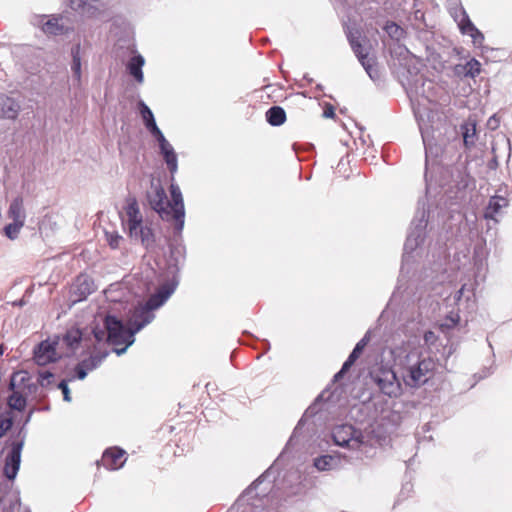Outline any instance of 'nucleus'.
<instances>
[{
    "mask_svg": "<svg viewBox=\"0 0 512 512\" xmlns=\"http://www.w3.org/2000/svg\"><path fill=\"white\" fill-rule=\"evenodd\" d=\"M178 284L179 281L174 276L162 283L144 304H139L129 311L127 325L131 328L130 338L155 319L154 311L164 305L175 292Z\"/></svg>",
    "mask_w": 512,
    "mask_h": 512,
    "instance_id": "obj_1",
    "label": "nucleus"
},
{
    "mask_svg": "<svg viewBox=\"0 0 512 512\" xmlns=\"http://www.w3.org/2000/svg\"><path fill=\"white\" fill-rule=\"evenodd\" d=\"M93 335L97 342L106 340L108 344L113 345L117 355H122L127 348L135 342V335L130 338L131 328L114 315H107L104 319V329L94 327Z\"/></svg>",
    "mask_w": 512,
    "mask_h": 512,
    "instance_id": "obj_2",
    "label": "nucleus"
},
{
    "mask_svg": "<svg viewBox=\"0 0 512 512\" xmlns=\"http://www.w3.org/2000/svg\"><path fill=\"white\" fill-rule=\"evenodd\" d=\"M434 369L435 362L431 358L411 351L403 361V380L409 387H420L432 377Z\"/></svg>",
    "mask_w": 512,
    "mask_h": 512,
    "instance_id": "obj_3",
    "label": "nucleus"
},
{
    "mask_svg": "<svg viewBox=\"0 0 512 512\" xmlns=\"http://www.w3.org/2000/svg\"><path fill=\"white\" fill-rule=\"evenodd\" d=\"M348 42L356 55L357 59L372 80L379 77L378 70L375 67L374 57L369 55L370 45L368 40L363 37L357 29L348 28L346 31Z\"/></svg>",
    "mask_w": 512,
    "mask_h": 512,
    "instance_id": "obj_4",
    "label": "nucleus"
},
{
    "mask_svg": "<svg viewBox=\"0 0 512 512\" xmlns=\"http://www.w3.org/2000/svg\"><path fill=\"white\" fill-rule=\"evenodd\" d=\"M401 83L410 99L420 96L427 99L429 102L434 100L432 90L435 87L433 81L420 74L416 66L407 68V75L403 76Z\"/></svg>",
    "mask_w": 512,
    "mask_h": 512,
    "instance_id": "obj_5",
    "label": "nucleus"
},
{
    "mask_svg": "<svg viewBox=\"0 0 512 512\" xmlns=\"http://www.w3.org/2000/svg\"><path fill=\"white\" fill-rule=\"evenodd\" d=\"M332 438L337 446L347 448L356 452H364L368 446V437L362 431L355 429L352 425H337L332 430Z\"/></svg>",
    "mask_w": 512,
    "mask_h": 512,
    "instance_id": "obj_6",
    "label": "nucleus"
},
{
    "mask_svg": "<svg viewBox=\"0 0 512 512\" xmlns=\"http://www.w3.org/2000/svg\"><path fill=\"white\" fill-rule=\"evenodd\" d=\"M428 223V212L425 207L418 208L412 220L411 228L404 243V260L412 253L425 239V231Z\"/></svg>",
    "mask_w": 512,
    "mask_h": 512,
    "instance_id": "obj_7",
    "label": "nucleus"
},
{
    "mask_svg": "<svg viewBox=\"0 0 512 512\" xmlns=\"http://www.w3.org/2000/svg\"><path fill=\"white\" fill-rule=\"evenodd\" d=\"M26 440V431L22 429L12 436L11 449L5 457L4 475L9 480H14L20 468L21 452Z\"/></svg>",
    "mask_w": 512,
    "mask_h": 512,
    "instance_id": "obj_8",
    "label": "nucleus"
},
{
    "mask_svg": "<svg viewBox=\"0 0 512 512\" xmlns=\"http://www.w3.org/2000/svg\"><path fill=\"white\" fill-rule=\"evenodd\" d=\"M146 199L151 209L157 212L162 220H170L171 211L169 207L171 202L167 200L166 192L159 180L151 179L150 188L146 192Z\"/></svg>",
    "mask_w": 512,
    "mask_h": 512,
    "instance_id": "obj_9",
    "label": "nucleus"
},
{
    "mask_svg": "<svg viewBox=\"0 0 512 512\" xmlns=\"http://www.w3.org/2000/svg\"><path fill=\"white\" fill-rule=\"evenodd\" d=\"M451 16L457 22L460 32L472 38V42L477 47H482L484 42L483 33L470 20L466 10L462 5L451 9Z\"/></svg>",
    "mask_w": 512,
    "mask_h": 512,
    "instance_id": "obj_10",
    "label": "nucleus"
},
{
    "mask_svg": "<svg viewBox=\"0 0 512 512\" xmlns=\"http://www.w3.org/2000/svg\"><path fill=\"white\" fill-rule=\"evenodd\" d=\"M371 378L383 394L389 397H397L400 394L401 384L392 369L380 368L371 373Z\"/></svg>",
    "mask_w": 512,
    "mask_h": 512,
    "instance_id": "obj_11",
    "label": "nucleus"
},
{
    "mask_svg": "<svg viewBox=\"0 0 512 512\" xmlns=\"http://www.w3.org/2000/svg\"><path fill=\"white\" fill-rule=\"evenodd\" d=\"M170 194L172 199L171 206L169 207L171 211L170 220L175 221L174 233L180 235L185 223V208L183 196L177 184L172 183L170 185Z\"/></svg>",
    "mask_w": 512,
    "mask_h": 512,
    "instance_id": "obj_12",
    "label": "nucleus"
},
{
    "mask_svg": "<svg viewBox=\"0 0 512 512\" xmlns=\"http://www.w3.org/2000/svg\"><path fill=\"white\" fill-rule=\"evenodd\" d=\"M57 344L56 341L50 342L49 340L40 342L33 352L35 363L39 366H44L58 360L61 356L56 351Z\"/></svg>",
    "mask_w": 512,
    "mask_h": 512,
    "instance_id": "obj_13",
    "label": "nucleus"
},
{
    "mask_svg": "<svg viewBox=\"0 0 512 512\" xmlns=\"http://www.w3.org/2000/svg\"><path fill=\"white\" fill-rule=\"evenodd\" d=\"M126 452L118 447L108 448L103 452L100 464L108 470H118L123 467Z\"/></svg>",
    "mask_w": 512,
    "mask_h": 512,
    "instance_id": "obj_14",
    "label": "nucleus"
},
{
    "mask_svg": "<svg viewBox=\"0 0 512 512\" xmlns=\"http://www.w3.org/2000/svg\"><path fill=\"white\" fill-rule=\"evenodd\" d=\"M32 377L25 370L16 371L11 375L9 389L12 391H20L32 393L36 390V384L31 382Z\"/></svg>",
    "mask_w": 512,
    "mask_h": 512,
    "instance_id": "obj_15",
    "label": "nucleus"
},
{
    "mask_svg": "<svg viewBox=\"0 0 512 512\" xmlns=\"http://www.w3.org/2000/svg\"><path fill=\"white\" fill-rule=\"evenodd\" d=\"M94 291L93 281L86 275H80L72 288V294L75 296L74 302L86 299Z\"/></svg>",
    "mask_w": 512,
    "mask_h": 512,
    "instance_id": "obj_16",
    "label": "nucleus"
},
{
    "mask_svg": "<svg viewBox=\"0 0 512 512\" xmlns=\"http://www.w3.org/2000/svg\"><path fill=\"white\" fill-rule=\"evenodd\" d=\"M20 112L19 103L6 95H0V119L14 120Z\"/></svg>",
    "mask_w": 512,
    "mask_h": 512,
    "instance_id": "obj_17",
    "label": "nucleus"
},
{
    "mask_svg": "<svg viewBox=\"0 0 512 512\" xmlns=\"http://www.w3.org/2000/svg\"><path fill=\"white\" fill-rule=\"evenodd\" d=\"M318 471H330L342 466V457L339 454H325L318 456L313 461Z\"/></svg>",
    "mask_w": 512,
    "mask_h": 512,
    "instance_id": "obj_18",
    "label": "nucleus"
},
{
    "mask_svg": "<svg viewBox=\"0 0 512 512\" xmlns=\"http://www.w3.org/2000/svg\"><path fill=\"white\" fill-rule=\"evenodd\" d=\"M509 204V200L501 195H493L490 197L488 205L484 211V218L490 220H496L503 208H506Z\"/></svg>",
    "mask_w": 512,
    "mask_h": 512,
    "instance_id": "obj_19",
    "label": "nucleus"
},
{
    "mask_svg": "<svg viewBox=\"0 0 512 512\" xmlns=\"http://www.w3.org/2000/svg\"><path fill=\"white\" fill-rule=\"evenodd\" d=\"M158 145H159L160 154L163 156L164 161L167 165V168L173 177L174 174L178 170L177 154H176L173 146L170 144V142L168 140H166Z\"/></svg>",
    "mask_w": 512,
    "mask_h": 512,
    "instance_id": "obj_20",
    "label": "nucleus"
},
{
    "mask_svg": "<svg viewBox=\"0 0 512 512\" xmlns=\"http://www.w3.org/2000/svg\"><path fill=\"white\" fill-rule=\"evenodd\" d=\"M127 226L129 234H135L136 226L143 222L138 203L135 199L130 201L126 206Z\"/></svg>",
    "mask_w": 512,
    "mask_h": 512,
    "instance_id": "obj_21",
    "label": "nucleus"
},
{
    "mask_svg": "<svg viewBox=\"0 0 512 512\" xmlns=\"http://www.w3.org/2000/svg\"><path fill=\"white\" fill-rule=\"evenodd\" d=\"M144 64V57L141 54H135L129 59L126 65L128 73L135 79V81L140 84L144 81V75L142 71Z\"/></svg>",
    "mask_w": 512,
    "mask_h": 512,
    "instance_id": "obj_22",
    "label": "nucleus"
},
{
    "mask_svg": "<svg viewBox=\"0 0 512 512\" xmlns=\"http://www.w3.org/2000/svg\"><path fill=\"white\" fill-rule=\"evenodd\" d=\"M371 339L370 331H367L365 335L356 343L354 349L344 362V370H349L352 365L356 362V360L360 357L363 350L367 346Z\"/></svg>",
    "mask_w": 512,
    "mask_h": 512,
    "instance_id": "obj_23",
    "label": "nucleus"
},
{
    "mask_svg": "<svg viewBox=\"0 0 512 512\" xmlns=\"http://www.w3.org/2000/svg\"><path fill=\"white\" fill-rule=\"evenodd\" d=\"M71 9L82 15L93 16L98 10L97 0H70Z\"/></svg>",
    "mask_w": 512,
    "mask_h": 512,
    "instance_id": "obj_24",
    "label": "nucleus"
},
{
    "mask_svg": "<svg viewBox=\"0 0 512 512\" xmlns=\"http://www.w3.org/2000/svg\"><path fill=\"white\" fill-rule=\"evenodd\" d=\"M20 499L17 493L8 491L0 497V510L2 512H18Z\"/></svg>",
    "mask_w": 512,
    "mask_h": 512,
    "instance_id": "obj_25",
    "label": "nucleus"
},
{
    "mask_svg": "<svg viewBox=\"0 0 512 512\" xmlns=\"http://www.w3.org/2000/svg\"><path fill=\"white\" fill-rule=\"evenodd\" d=\"M136 233L129 234L131 238L140 240L141 243L146 247L150 248L153 246L155 239L152 229L148 226H144L142 223L136 226Z\"/></svg>",
    "mask_w": 512,
    "mask_h": 512,
    "instance_id": "obj_26",
    "label": "nucleus"
},
{
    "mask_svg": "<svg viewBox=\"0 0 512 512\" xmlns=\"http://www.w3.org/2000/svg\"><path fill=\"white\" fill-rule=\"evenodd\" d=\"M7 214L14 222H21L22 224L25 223L26 215L23 206V199L21 197H16L11 201Z\"/></svg>",
    "mask_w": 512,
    "mask_h": 512,
    "instance_id": "obj_27",
    "label": "nucleus"
},
{
    "mask_svg": "<svg viewBox=\"0 0 512 512\" xmlns=\"http://www.w3.org/2000/svg\"><path fill=\"white\" fill-rule=\"evenodd\" d=\"M82 340V332L79 328H70L62 337V344L67 346L72 352L77 349Z\"/></svg>",
    "mask_w": 512,
    "mask_h": 512,
    "instance_id": "obj_28",
    "label": "nucleus"
},
{
    "mask_svg": "<svg viewBox=\"0 0 512 512\" xmlns=\"http://www.w3.org/2000/svg\"><path fill=\"white\" fill-rule=\"evenodd\" d=\"M268 472L262 474L260 477H258L241 495L238 502H244L252 500L254 497H260L261 494L263 496L266 495V491L263 490L261 493L257 492L258 487L263 483L264 478L266 477Z\"/></svg>",
    "mask_w": 512,
    "mask_h": 512,
    "instance_id": "obj_29",
    "label": "nucleus"
},
{
    "mask_svg": "<svg viewBox=\"0 0 512 512\" xmlns=\"http://www.w3.org/2000/svg\"><path fill=\"white\" fill-rule=\"evenodd\" d=\"M266 120L271 126H280L286 120V112L280 106H272L266 112Z\"/></svg>",
    "mask_w": 512,
    "mask_h": 512,
    "instance_id": "obj_30",
    "label": "nucleus"
},
{
    "mask_svg": "<svg viewBox=\"0 0 512 512\" xmlns=\"http://www.w3.org/2000/svg\"><path fill=\"white\" fill-rule=\"evenodd\" d=\"M72 55V64L71 71L73 74L74 81L77 82V85L81 83V57H80V45L77 44L71 49Z\"/></svg>",
    "mask_w": 512,
    "mask_h": 512,
    "instance_id": "obj_31",
    "label": "nucleus"
},
{
    "mask_svg": "<svg viewBox=\"0 0 512 512\" xmlns=\"http://www.w3.org/2000/svg\"><path fill=\"white\" fill-rule=\"evenodd\" d=\"M463 136L464 145L470 148L474 145L476 139V124L474 122H466L460 126Z\"/></svg>",
    "mask_w": 512,
    "mask_h": 512,
    "instance_id": "obj_32",
    "label": "nucleus"
},
{
    "mask_svg": "<svg viewBox=\"0 0 512 512\" xmlns=\"http://www.w3.org/2000/svg\"><path fill=\"white\" fill-rule=\"evenodd\" d=\"M455 71L458 74L464 72L466 76L474 78L475 76L480 74L481 64L478 60L472 58L471 60L467 61L465 65L456 66Z\"/></svg>",
    "mask_w": 512,
    "mask_h": 512,
    "instance_id": "obj_33",
    "label": "nucleus"
},
{
    "mask_svg": "<svg viewBox=\"0 0 512 512\" xmlns=\"http://www.w3.org/2000/svg\"><path fill=\"white\" fill-rule=\"evenodd\" d=\"M108 351H102L92 354L90 357L82 360V366H85L86 369L89 371H92L96 369L100 364L103 362V360L108 356Z\"/></svg>",
    "mask_w": 512,
    "mask_h": 512,
    "instance_id": "obj_34",
    "label": "nucleus"
},
{
    "mask_svg": "<svg viewBox=\"0 0 512 512\" xmlns=\"http://www.w3.org/2000/svg\"><path fill=\"white\" fill-rule=\"evenodd\" d=\"M8 406L17 411H23L26 407V398L23 396V392L13 391L8 397Z\"/></svg>",
    "mask_w": 512,
    "mask_h": 512,
    "instance_id": "obj_35",
    "label": "nucleus"
},
{
    "mask_svg": "<svg viewBox=\"0 0 512 512\" xmlns=\"http://www.w3.org/2000/svg\"><path fill=\"white\" fill-rule=\"evenodd\" d=\"M388 36L395 41H400L405 36V30L393 21L386 22L383 27Z\"/></svg>",
    "mask_w": 512,
    "mask_h": 512,
    "instance_id": "obj_36",
    "label": "nucleus"
},
{
    "mask_svg": "<svg viewBox=\"0 0 512 512\" xmlns=\"http://www.w3.org/2000/svg\"><path fill=\"white\" fill-rule=\"evenodd\" d=\"M138 105L145 127L148 128L155 124V117L151 109L142 100L139 101Z\"/></svg>",
    "mask_w": 512,
    "mask_h": 512,
    "instance_id": "obj_37",
    "label": "nucleus"
},
{
    "mask_svg": "<svg viewBox=\"0 0 512 512\" xmlns=\"http://www.w3.org/2000/svg\"><path fill=\"white\" fill-rule=\"evenodd\" d=\"M42 30L47 34L58 35L63 32L64 28L59 24L57 18H52L42 24Z\"/></svg>",
    "mask_w": 512,
    "mask_h": 512,
    "instance_id": "obj_38",
    "label": "nucleus"
},
{
    "mask_svg": "<svg viewBox=\"0 0 512 512\" xmlns=\"http://www.w3.org/2000/svg\"><path fill=\"white\" fill-rule=\"evenodd\" d=\"M24 226L21 222H12L4 227V234L7 238L14 240L18 237L21 228Z\"/></svg>",
    "mask_w": 512,
    "mask_h": 512,
    "instance_id": "obj_39",
    "label": "nucleus"
},
{
    "mask_svg": "<svg viewBox=\"0 0 512 512\" xmlns=\"http://www.w3.org/2000/svg\"><path fill=\"white\" fill-rule=\"evenodd\" d=\"M423 144L425 147V157H426V164L428 163V158L431 154H433L434 147L431 143V140L429 139L428 132L425 130L422 125H419Z\"/></svg>",
    "mask_w": 512,
    "mask_h": 512,
    "instance_id": "obj_40",
    "label": "nucleus"
},
{
    "mask_svg": "<svg viewBox=\"0 0 512 512\" xmlns=\"http://www.w3.org/2000/svg\"><path fill=\"white\" fill-rule=\"evenodd\" d=\"M13 419L10 415L0 416V438L12 428Z\"/></svg>",
    "mask_w": 512,
    "mask_h": 512,
    "instance_id": "obj_41",
    "label": "nucleus"
},
{
    "mask_svg": "<svg viewBox=\"0 0 512 512\" xmlns=\"http://www.w3.org/2000/svg\"><path fill=\"white\" fill-rule=\"evenodd\" d=\"M106 239H107L109 246L112 249L119 248L120 243L123 240L122 236H120L118 233H108V232H106Z\"/></svg>",
    "mask_w": 512,
    "mask_h": 512,
    "instance_id": "obj_42",
    "label": "nucleus"
},
{
    "mask_svg": "<svg viewBox=\"0 0 512 512\" xmlns=\"http://www.w3.org/2000/svg\"><path fill=\"white\" fill-rule=\"evenodd\" d=\"M147 130L151 133V135L157 140L158 144L166 141L167 139L165 138L164 134L162 133V131L159 129V127L157 126V124H153L152 126L148 127Z\"/></svg>",
    "mask_w": 512,
    "mask_h": 512,
    "instance_id": "obj_43",
    "label": "nucleus"
},
{
    "mask_svg": "<svg viewBox=\"0 0 512 512\" xmlns=\"http://www.w3.org/2000/svg\"><path fill=\"white\" fill-rule=\"evenodd\" d=\"M147 130L151 133V135L157 140L158 144L166 141L167 139L165 138L164 134L162 133V131L159 129V127L157 126V124H153L152 126L148 127Z\"/></svg>",
    "mask_w": 512,
    "mask_h": 512,
    "instance_id": "obj_44",
    "label": "nucleus"
},
{
    "mask_svg": "<svg viewBox=\"0 0 512 512\" xmlns=\"http://www.w3.org/2000/svg\"><path fill=\"white\" fill-rule=\"evenodd\" d=\"M53 378V373L49 371H42L39 372L38 382L42 387H46L51 384Z\"/></svg>",
    "mask_w": 512,
    "mask_h": 512,
    "instance_id": "obj_45",
    "label": "nucleus"
},
{
    "mask_svg": "<svg viewBox=\"0 0 512 512\" xmlns=\"http://www.w3.org/2000/svg\"><path fill=\"white\" fill-rule=\"evenodd\" d=\"M58 388L61 389L62 393H63V399L64 401L66 402H70L71 401V396H70V389L68 387V384H67V381L66 380H62L59 384H58Z\"/></svg>",
    "mask_w": 512,
    "mask_h": 512,
    "instance_id": "obj_46",
    "label": "nucleus"
},
{
    "mask_svg": "<svg viewBox=\"0 0 512 512\" xmlns=\"http://www.w3.org/2000/svg\"><path fill=\"white\" fill-rule=\"evenodd\" d=\"M76 376L79 380L86 378L89 370L85 366H82V362L78 363L75 367Z\"/></svg>",
    "mask_w": 512,
    "mask_h": 512,
    "instance_id": "obj_47",
    "label": "nucleus"
},
{
    "mask_svg": "<svg viewBox=\"0 0 512 512\" xmlns=\"http://www.w3.org/2000/svg\"><path fill=\"white\" fill-rule=\"evenodd\" d=\"M323 116L325 118H333L335 116L334 107L330 104H327L324 108Z\"/></svg>",
    "mask_w": 512,
    "mask_h": 512,
    "instance_id": "obj_48",
    "label": "nucleus"
},
{
    "mask_svg": "<svg viewBox=\"0 0 512 512\" xmlns=\"http://www.w3.org/2000/svg\"><path fill=\"white\" fill-rule=\"evenodd\" d=\"M33 413H34V409H31V410L29 411V413L27 414V416H26V418H25V420H24V422H23L22 426L19 428V430H18V431H21L22 429H24V430L27 432V430H26V426H27V424L30 422V420H31V418H32Z\"/></svg>",
    "mask_w": 512,
    "mask_h": 512,
    "instance_id": "obj_49",
    "label": "nucleus"
},
{
    "mask_svg": "<svg viewBox=\"0 0 512 512\" xmlns=\"http://www.w3.org/2000/svg\"><path fill=\"white\" fill-rule=\"evenodd\" d=\"M302 423H303V419H301V420L298 422V424H297V426L295 427V429H294V431H293V434H292V436L290 437V439H289V441H288L287 445H290V444L293 442V440L296 438V435H297L298 431L300 430V427H301Z\"/></svg>",
    "mask_w": 512,
    "mask_h": 512,
    "instance_id": "obj_50",
    "label": "nucleus"
},
{
    "mask_svg": "<svg viewBox=\"0 0 512 512\" xmlns=\"http://www.w3.org/2000/svg\"><path fill=\"white\" fill-rule=\"evenodd\" d=\"M447 321H449V322H450L449 324H448V323L446 324L448 327H453V326H455V325L458 323V321H459V316H458V314H455V315H451V316H449V317L447 318Z\"/></svg>",
    "mask_w": 512,
    "mask_h": 512,
    "instance_id": "obj_51",
    "label": "nucleus"
},
{
    "mask_svg": "<svg viewBox=\"0 0 512 512\" xmlns=\"http://www.w3.org/2000/svg\"><path fill=\"white\" fill-rule=\"evenodd\" d=\"M348 370H344V364L341 369L334 375V381H338Z\"/></svg>",
    "mask_w": 512,
    "mask_h": 512,
    "instance_id": "obj_52",
    "label": "nucleus"
},
{
    "mask_svg": "<svg viewBox=\"0 0 512 512\" xmlns=\"http://www.w3.org/2000/svg\"><path fill=\"white\" fill-rule=\"evenodd\" d=\"M488 125L493 129L497 127V120H496L495 116H492L489 118Z\"/></svg>",
    "mask_w": 512,
    "mask_h": 512,
    "instance_id": "obj_53",
    "label": "nucleus"
},
{
    "mask_svg": "<svg viewBox=\"0 0 512 512\" xmlns=\"http://www.w3.org/2000/svg\"><path fill=\"white\" fill-rule=\"evenodd\" d=\"M414 17H415L416 20L423 19L424 18V13L421 12L420 10H417L414 13Z\"/></svg>",
    "mask_w": 512,
    "mask_h": 512,
    "instance_id": "obj_54",
    "label": "nucleus"
},
{
    "mask_svg": "<svg viewBox=\"0 0 512 512\" xmlns=\"http://www.w3.org/2000/svg\"><path fill=\"white\" fill-rule=\"evenodd\" d=\"M433 337H434V333L431 332V331L426 332L425 335H424V338H425L426 342L430 341V339L433 338Z\"/></svg>",
    "mask_w": 512,
    "mask_h": 512,
    "instance_id": "obj_55",
    "label": "nucleus"
},
{
    "mask_svg": "<svg viewBox=\"0 0 512 512\" xmlns=\"http://www.w3.org/2000/svg\"><path fill=\"white\" fill-rule=\"evenodd\" d=\"M411 489H412V485H411V484H409V483H406V484L403 486V488H402V492H401V494H403V493H404V491L409 492Z\"/></svg>",
    "mask_w": 512,
    "mask_h": 512,
    "instance_id": "obj_56",
    "label": "nucleus"
},
{
    "mask_svg": "<svg viewBox=\"0 0 512 512\" xmlns=\"http://www.w3.org/2000/svg\"><path fill=\"white\" fill-rule=\"evenodd\" d=\"M4 353V346L0 344V356Z\"/></svg>",
    "mask_w": 512,
    "mask_h": 512,
    "instance_id": "obj_57",
    "label": "nucleus"
},
{
    "mask_svg": "<svg viewBox=\"0 0 512 512\" xmlns=\"http://www.w3.org/2000/svg\"><path fill=\"white\" fill-rule=\"evenodd\" d=\"M316 89H318V90H320V91H321V90L323 89V87H322V85L318 84V85L316 86Z\"/></svg>",
    "mask_w": 512,
    "mask_h": 512,
    "instance_id": "obj_58",
    "label": "nucleus"
},
{
    "mask_svg": "<svg viewBox=\"0 0 512 512\" xmlns=\"http://www.w3.org/2000/svg\"><path fill=\"white\" fill-rule=\"evenodd\" d=\"M304 78L307 79V81L310 83L313 81L312 79L308 78L307 76H304Z\"/></svg>",
    "mask_w": 512,
    "mask_h": 512,
    "instance_id": "obj_59",
    "label": "nucleus"
},
{
    "mask_svg": "<svg viewBox=\"0 0 512 512\" xmlns=\"http://www.w3.org/2000/svg\"><path fill=\"white\" fill-rule=\"evenodd\" d=\"M255 504L252 502V503H247V506H254Z\"/></svg>",
    "mask_w": 512,
    "mask_h": 512,
    "instance_id": "obj_60",
    "label": "nucleus"
}]
</instances>
